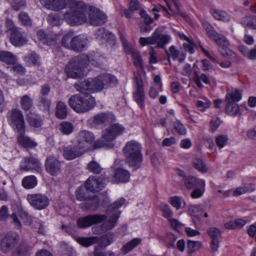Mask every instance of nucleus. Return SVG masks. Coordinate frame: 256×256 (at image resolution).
Segmentation results:
<instances>
[{
    "mask_svg": "<svg viewBox=\"0 0 256 256\" xmlns=\"http://www.w3.org/2000/svg\"><path fill=\"white\" fill-rule=\"evenodd\" d=\"M96 58L90 54H80L74 57L66 65L65 72L70 78H82L87 74L86 70L90 63L95 64Z\"/></svg>",
    "mask_w": 256,
    "mask_h": 256,
    "instance_id": "f257e3e1",
    "label": "nucleus"
},
{
    "mask_svg": "<svg viewBox=\"0 0 256 256\" xmlns=\"http://www.w3.org/2000/svg\"><path fill=\"white\" fill-rule=\"evenodd\" d=\"M126 200L122 198L109 206L106 210V214L104 215V218L100 227V230L96 228H92V230L94 234H98L102 232L110 230L114 228L118 222L120 215V212L118 208L124 204Z\"/></svg>",
    "mask_w": 256,
    "mask_h": 256,
    "instance_id": "f03ea898",
    "label": "nucleus"
},
{
    "mask_svg": "<svg viewBox=\"0 0 256 256\" xmlns=\"http://www.w3.org/2000/svg\"><path fill=\"white\" fill-rule=\"evenodd\" d=\"M88 6L82 1L70 4V9L64 14V19L72 26L80 25L87 19Z\"/></svg>",
    "mask_w": 256,
    "mask_h": 256,
    "instance_id": "7ed1b4c3",
    "label": "nucleus"
},
{
    "mask_svg": "<svg viewBox=\"0 0 256 256\" xmlns=\"http://www.w3.org/2000/svg\"><path fill=\"white\" fill-rule=\"evenodd\" d=\"M142 145L135 140L126 142L123 148L126 160L134 170L139 168L142 160Z\"/></svg>",
    "mask_w": 256,
    "mask_h": 256,
    "instance_id": "20e7f679",
    "label": "nucleus"
},
{
    "mask_svg": "<svg viewBox=\"0 0 256 256\" xmlns=\"http://www.w3.org/2000/svg\"><path fill=\"white\" fill-rule=\"evenodd\" d=\"M124 131V127L118 123L113 124L104 130L102 136L96 141L95 146L96 148H112L114 146V140L115 138Z\"/></svg>",
    "mask_w": 256,
    "mask_h": 256,
    "instance_id": "39448f33",
    "label": "nucleus"
},
{
    "mask_svg": "<svg viewBox=\"0 0 256 256\" xmlns=\"http://www.w3.org/2000/svg\"><path fill=\"white\" fill-rule=\"evenodd\" d=\"M70 106L76 112L83 113L93 108L96 104V100L94 97L90 96H82L75 94L69 99Z\"/></svg>",
    "mask_w": 256,
    "mask_h": 256,
    "instance_id": "423d86ee",
    "label": "nucleus"
},
{
    "mask_svg": "<svg viewBox=\"0 0 256 256\" xmlns=\"http://www.w3.org/2000/svg\"><path fill=\"white\" fill-rule=\"evenodd\" d=\"M171 40V36L169 34H162L159 28L155 30L152 35L149 37H140L138 42L142 46L148 45L156 44V48H164L165 45Z\"/></svg>",
    "mask_w": 256,
    "mask_h": 256,
    "instance_id": "0eeeda50",
    "label": "nucleus"
},
{
    "mask_svg": "<svg viewBox=\"0 0 256 256\" xmlns=\"http://www.w3.org/2000/svg\"><path fill=\"white\" fill-rule=\"evenodd\" d=\"M87 42V38L82 34L71 38L70 34H67L62 40V46L78 52H82L86 49Z\"/></svg>",
    "mask_w": 256,
    "mask_h": 256,
    "instance_id": "6e6552de",
    "label": "nucleus"
},
{
    "mask_svg": "<svg viewBox=\"0 0 256 256\" xmlns=\"http://www.w3.org/2000/svg\"><path fill=\"white\" fill-rule=\"evenodd\" d=\"M94 139L92 133L86 130H82L78 132L72 142L75 143L77 146L85 153L94 148H98L95 146L96 141L94 142Z\"/></svg>",
    "mask_w": 256,
    "mask_h": 256,
    "instance_id": "1a4fd4ad",
    "label": "nucleus"
},
{
    "mask_svg": "<svg viewBox=\"0 0 256 256\" xmlns=\"http://www.w3.org/2000/svg\"><path fill=\"white\" fill-rule=\"evenodd\" d=\"M8 122L15 132L22 131L26 128L25 121L22 112L17 108L12 110L8 117Z\"/></svg>",
    "mask_w": 256,
    "mask_h": 256,
    "instance_id": "9d476101",
    "label": "nucleus"
},
{
    "mask_svg": "<svg viewBox=\"0 0 256 256\" xmlns=\"http://www.w3.org/2000/svg\"><path fill=\"white\" fill-rule=\"evenodd\" d=\"M26 200L35 210L46 208L50 204V200L45 194L40 193L30 194L26 196Z\"/></svg>",
    "mask_w": 256,
    "mask_h": 256,
    "instance_id": "9b49d317",
    "label": "nucleus"
},
{
    "mask_svg": "<svg viewBox=\"0 0 256 256\" xmlns=\"http://www.w3.org/2000/svg\"><path fill=\"white\" fill-rule=\"evenodd\" d=\"M104 218V214H90L78 218L77 220L76 224L80 228H86L93 224L100 223Z\"/></svg>",
    "mask_w": 256,
    "mask_h": 256,
    "instance_id": "f8f14e48",
    "label": "nucleus"
},
{
    "mask_svg": "<svg viewBox=\"0 0 256 256\" xmlns=\"http://www.w3.org/2000/svg\"><path fill=\"white\" fill-rule=\"evenodd\" d=\"M88 14L90 23L92 26H100L107 21L106 16L99 10L88 6Z\"/></svg>",
    "mask_w": 256,
    "mask_h": 256,
    "instance_id": "ddd939ff",
    "label": "nucleus"
},
{
    "mask_svg": "<svg viewBox=\"0 0 256 256\" xmlns=\"http://www.w3.org/2000/svg\"><path fill=\"white\" fill-rule=\"evenodd\" d=\"M105 186L102 178L96 176H90L85 182V187L88 190L92 192H97Z\"/></svg>",
    "mask_w": 256,
    "mask_h": 256,
    "instance_id": "4468645a",
    "label": "nucleus"
},
{
    "mask_svg": "<svg viewBox=\"0 0 256 256\" xmlns=\"http://www.w3.org/2000/svg\"><path fill=\"white\" fill-rule=\"evenodd\" d=\"M218 46V50L224 56L230 57L234 54V52L228 48L229 42L226 38L221 34H218L216 38L213 40Z\"/></svg>",
    "mask_w": 256,
    "mask_h": 256,
    "instance_id": "2eb2a0df",
    "label": "nucleus"
},
{
    "mask_svg": "<svg viewBox=\"0 0 256 256\" xmlns=\"http://www.w3.org/2000/svg\"><path fill=\"white\" fill-rule=\"evenodd\" d=\"M72 145L68 146L62 149V156L68 160L76 158L84 154L75 143H72Z\"/></svg>",
    "mask_w": 256,
    "mask_h": 256,
    "instance_id": "dca6fc26",
    "label": "nucleus"
},
{
    "mask_svg": "<svg viewBox=\"0 0 256 256\" xmlns=\"http://www.w3.org/2000/svg\"><path fill=\"white\" fill-rule=\"evenodd\" d=\"M46 171L52 176H57L61 172V165L56 158L52 156L48 157L45 163Z\"/></svg>",
    "mask_w": 256,
    "mask_h": 256,
    "instance_id": "f3484780",
    "label": "nucleus"
},
{
    "mask_svg": "<svg viewBox=\"0 0 256 256\" xmlns=\"http://www.w3.org/2000/svg\"><path fill=\"white\" fill-rule=\"evenodd\" d=\"M20 169L24 171L35 170L40 172L42 170V164L35 158H26L22 162Z\"/></svg>",
    "mask_w": 256,
    "mask_h": 256,
    "instance_id": "a211bd4d",
    "label": "nucleus"
},
{
    "mask_svg": "<svg viewBox=\"0 0 256 256\" xmlns=\"http://www.w3.org/2000/svg\"><path fill=\"white\" fill-rule=\"evenodd\" d=\"M134 101L142 108H144L145 95L143 81H136L135 90L133 94Z\"/></svg>",
    "mask_w": 256,
    "mask_h": 256,
    "instance_id": "6ab92c4d",
    "label": "nucleus"
},
{
    "mask_svg": "<svg viewBox=\"0 0 256 256\" xmlns=\"http://www.w3.org/2000/svg\"><path fill=\"white\" fill-rule=\"evenodd\" d=\"M17 133V142L19 145L26 148H34L38 146V143L30 138L26 135V128L24 132L20 131Z\"/></svg>",
    "mask_w": 256,
    "mask_h": 256,
    "instance_id": "aec40b11",
    "label": "nucleus"
},
{
    "mask_svg": "<svg viewBox=\"0 0 256 256\" xmlns=\"http://www.w3.org/2000/svg\"><path fill=\"white\" fill-rule=\"evenodd\" d=\"M18 236L16 234H8L2 238L1 242V250L4 253L8 252L18 242Z\"/></svg>",
    "mask_w": 256,
    "mask_h": 256,
    "instance_id": "412c9836",
    "label": "nucleus"
},
{
    "mask_svg": "<svg viewBox=\"0 0 256 256\" xmlns=\"http://www.w3.org/2000/svg\"><path fill=\"white\" fill-rule=\"evenodd\" d=\"M41 4L46 8L54 11L64 8L66 5L65 0H40Z\"/></svg>",
    "mask_w": 256,
    "mask_h": 256,
    "instance_id": "4be33fe9",
    "label": "nucleus"
},
{
    "mask_svg": "<svg viewBox=\"0 0 256 256\" xmlns=\"http://www.w3.org/2000/svg\"><path fill=\"white\" fill-rule=\"evenodd\" d=\"M10 42L15 46H21L26 44L28 41L26 38L18 29L10 33Z\"/></svg>",
    "mask_w": 256,
    "mask_h": 256,
    "instance_id": "5701e85b",
    "label": "nucleus"
},
{
    "mask_svg": "<svg viewBox=\"0 0 256 256\" xmlns=\"http://www.w3.org/2000/svg\"><path fill=\"white\" fill-rule=\"evenodd\" d=\"M114 180L116 182H126L130 178V172L122 168H118L115 170L114 175Z\"/></svg>",
    "mask_w": 256,
    "mask_h": 256,
    "instance_id": "b1692460",
    "label": "nucleus"
},
{
    "mask_svg": "<svg viewBox=\"0 0 256 256\" xmlns=\"http://www.w3.org/2000/svg\"><path fill=\"white\" fill-rule=\"evenodd\" d=\"M226 95V102H236L242 98V92L236 88H228Z\"/></svg>",
    "mask_w": 256,
    "mask_h": 256,
    "instance_id": "393cba45",
    "label": "nucleus"
},
{
    "mask_svg": "<svg viewBox=\"0 0 256 256\" xmlns=\"http://www.w3.org/2000/svg\"><path fill=\"white\" fill-rule=\"evenodd\" d=\"M188 212L192 218L194 223H196L200 220L204 212L200 206L191 205L188 208Z\"/></svg>",
    "mask_w": 256,
    "mask_h": 256,
    "instance_id": "a878e982",
    "label": "nucleus"
},
{
    "mask_svg": "<svg viewBox=\"0 0 256 256\" xmlns=\"http://www.w3.org/2000/svg\"><path fill=\"white\" fill-rule=\"evenodd\" d=\"M116 120L115 116L112 113H101L96 116L94 122L96 124L112 122Z\"/></svg>",
    "mask_w": 256,
    "mask_h": 256,
    "instance_id": "bb28decb",
    "label": "nucleus"
},
{
    "mask_svg": "<svg viewBox=\"0 0 256 256\" xmlns=\"http://www.w3.org/2000/svg\"><path fill=\"white\" fill-rule=\"evenodd\" d=\"M106 82V83H104V81H88L90 93L96 92L102 90L104 88L109 87L110 82Z\"/></svg>",
    "mask_w": 256,
    "mask_h": 256,
    "instance_id": "cd10ccee",
    "label": "nucleus"
},
{
    "mask_svg": "<svg viewBox=\"0 0 256 256\" xmlns=\"http://www.w3.org/2000/svg\"><path fill=\"white\" fill-rule=\"evenodd\" d=\"M184 185L188 189H192L198 186L205 185V181L202 179H198L196 177L190 176L184 179Z\"/></svg>",
    "mask_w": 256,
    "mask_h": 256,
    "instance_id": "c85d7f7f",
    "label": "nucleus"
},
{
    "mask_svg": "<svg viewBox=\"0 0 256 256\" xmlns=\"http://www.w3.org/2000/svg\"><path fill=\"white\" fill-rule=\"evenodd\" d=\"M0 60L7 64H14L16 62V57L11 52L0 50Z\"/></svg>",
    "mask_w": 256,
    "mask_h": 256,
    "instance_id": "c756f323",
    "label": "nucleus"
},
{
    "mask_svg": "<svg viewBox=\"0 0 256 256\" xmlns=\"http://www.w3.org/2000/svg\"><path fill=\"white\" fill-rule=\"evenodd\" d=\"M27 121L30 126L35 128H40L42 124V121L38 115L31 112L27 114Z\"/></svg>",
    "mask_w": 256,
    "mask_h": 256,
    "instance_id": "7c9ffc66",
    "label": "nucleus"
},
{
    "mask_svg": "<svg viewBox=\"0 0 256 256\" xmlns=\"http://www.w3.org/2000/svg\"><path fill=\"white\" fill-rule=\"evenodd\" d=\"M22 186L26 189H31L36 187L38 184L37 179L34 176L24 177L22 181Z\"/></svg>",
    "mask_w": 256,
    "mask_h": 256,
    "instance_id": "2f4dec72",
    "label": "nucleus"
},
{
    "mask_svg": "<svg viewBox=\"0 0 256 256\" xmlns=\"http://www.w3.org/2000/svg\"><path fill=\"white\" fill-rule=\"evenodd\" d=\"M226 110L227 114L232 116L240 114L238 104L236 102H226Z\"/></svg>",
    "mask_w": 256,
    "mask_h": 256,
    "instance_id": "473e14b6",
    "label": "nucleus"
},
{
    "mask_svg": "<svg viewBox=\"0 0 256 256\" xmlns=\"http://www.w3.org/2000/svg\"><path fill=\"white\" fill-rule=\"evenodd\" d=\"M56 114L57 118L64 119L67 116V106L64 103L60 101L58 102L56 107Z\"/></svg>",
    "mask_w": 256,
    "mask_h": 256,
    "instance_id": "72a5a7b5",
    "label": "nucleus"
},
{
    "mask_svg": "<svg viewBox=\"0 0 256 256\" xmlns=\"http://www.w3.org/2000/svg\"><path fill=\"white\" fill-rule=\"evenodd\" d=\"M98 239L97 236L80 237L77 238L76 241L81 246L88 247L97 242Z\"/></svg>",
    "mask_w": 256,
    "mask_h": 256,
    "instance_id": "f704fd0d",
    "label": "nucleus"
},
{
    "mask_svg": "<svg viewBox=\"0 0 256 256\" xmlns=\"http://www.w3.org/2000/svg\"><path fill=\"white\" fill-rule=\"evenodd\" d=\"M96 38H104L106 40L113 41L114 39V34L110 32L106 31L103 28H99L96 32Z\"/></svg>",
    "mask_w": 256,
    "mask_h": 256,
    "instance_id": "c9c22d12",
    "label": "nucleus"
},
{
    "mask_svg": "<svg viewBox=\"0 0 256 256\" xmlns=\"http://www.w3.org/2000/svg\"><path fill=\"white\" fill-rule=\"evenodd\" d=\"M140 242L141 240L140 238H134L122 247V252L126 254L136 247Z\"/></svg>",
    "mask_w": 256,
    "mask_h": 256,
    "instance_id": "e433bc0d",
    "label": "nucleus"
},
{
    "mask_svg": "<svg viewBox=\"0 0 256 256\" xmlns=\"http://www.w3.org/2000/svg\"><path fill=\"white\" fill-rule=\"evenodd\" d=\"M59 130L64 134L68 135L74 130L72 124L68 122H62L58 126Z\"/></svg>",
    "mask_w": 256,
    "mask_h": 256,
    "instance_id": "4c0bfd02",
    "label": "nucleus"
},
{
    "mask_svg": "<svg viewBox=\"0 0 256 256\" xmlns=\"http://www.w3.org/2000/svg\"><path fill=\"white\" fill-rule=\"evenodd\" d=\"M242 23L246 28L256 30V16H246L243 18Z\"/></svg>",
    "mask_w": 256,
    "mask_h": 256,
    "instance_id": "58836bf2",
    "label": "nucleus"
},
{
    "mask_svg": "<svg viewBox=\"0 0 256 256\" xmlns=\"http://www.w3.org/2000/svg\"><path fill=\"white\" fill-rule=\"evenodd\" d=\"M211 14L218 20L224 22H228L230 20V16L224 11L212 9L211 10Z\"/></svg>",
    "mask_w": 256,
    "mask_h": 256,
    "instance_id": "ea45409f",
    "label": "nucleus"
},
{
    "mask_svg": "<svg viewBox=\"0 0 256 256\" xmlns=\"http://www.w3.org/2000/svg\"><path fill=\"white\" fill-rule=\"evenodd\" d=\"M130 52L133 58L134 66L137 68H142L143 67L142 60L139 52L133 48H130Z\"/></svg>",
    "mask_w": 256,
    "mask_h": 256,
    "instance_id": "a19ab883",
    "label": "nucleus"
},
{
    "mask_svg": "<svg viewBox=\"0 0 256 256\" xmlns=\"http://www.w3.org/2000/svg\"><path fill=\"white\" fill-rule=\"evenodd\" d=\"M195 103L197 108L202 112L208 108L212 104L210 101L206 98H202V100H196Z\"/></svg>",
    "mask_w": 256,
    "mask_h": 256,
    "instance_id": "79ce46f5",
    "label": "nucleus"
},
{
    "mask_svg": "<svg viewBox=\"0 0 256 256\" xmlns=\"http://www.w3.org/2000/svg\"><path fill=\"white\" fill-rule=\"evenodd\" d=\"M18 18L22 25L26 26H32V19L28 13L24 12H20L18 14Z\"/></svg>",
    "mask_w": 256,
    "mask_h": 256,
    "instance_id": "37998d69",
    "label": "nucleus"
},
{
    "mask_svg": "<svg viewBox=\"0 0 256 256\" xmlns=\"http://www.w3.org/2000/svg\"><path fill=\"white\" fill-rule=\"evenodd\" d=\"M164 52L168 56L169 62L170 61V58L173 60H176L180 55V51L177 50L174 46H170L168 50L166 49Z\"/></svg>",
    "mask_w": 256,
    "mask_h": 256,
    "instance_id": "c03bdc74",
    "label": "nucleus"
},
{
    "mask_svg": "<svg viewBox=\"0 0 256 256\" xmlns=\"http://www.w3.org/2000/svg\"><path fill=\"white\" fill-rule=\"evenodd\" d=\"M24 60L30 66H38L40 64V57L35 52L28 54Z\"/></svg>",
    "mask_w": 256,
    "mask_h": 256,
    "instance_id": "a18cd8bd",
    "label": "nucleus"
},
{
    "mask_svg": "<svg viewBox=\"0 0 256 256\" xmlns=\"http://www.w3.org/2000/svg\"><path fill=\"white\" fill-rule=\"evenodd\" d=\"M204 29L206 31L210 38L213 40L218 36V34L214 30L212 25L208 22H204L202 24Z\"/></svg>",
    "mask_w": 256,
    "mask_h": 256,
    "instance_id": "49530a36",
    "label": "nucleus"
},
{
    "mask_svg": "<svg viewBox=\"0 0 256 256\" xmlns=\"http://www.w3.org/2000/svg\"><path fill=\"white\" fill-rule=\"evenodd\" d=\"M10 6L13 10L19 11L26 8V3L24 0H12Z\"/></svg>",
    "mask_w": 256,
    "mask_h": 256,
    "instance_id": "de8ad7c7",
    "label": "nucleus"
},
{
    "mask_svg": "<svg viewBox=\"0 0 256 256\" xmlns=\"http://www.w3.org/2000/svg\"><path fill=\"white\" fill-rule=\"evenodd\" d=\"M89 86L88 81H78L74 86L78 91L86 94L90 93Z\"/></svg>",
    "mask_w": 256,
    "mask_h": 256,
    "instance_id": "09e8293b",
    "label": "nucleus"
},
{
    "mask_svg": "<svg viewBox=\"0 0 256 256\" xmlns=\"http://www.w3.org/2000/svg\"><path fill=\"white\" fill-rule=\"evenodd\" d=\"M87 170L91 172L99 174L102 170L100 164L95 160H92L87 164Z\"/></svg>",
    "mask_w": 256,
    "mask_h": 256,
    "instance_id": "8fccbe9b",
    "label": "nucleus"
},
{
    "mask_svg": "<svg viewBox=\"0 0 256 256\" xmlns=\"http://www.w3.org/2000/svg\"><path fill=\"white\" fill-rule=\"evenodd\" d=\"M160 209L162 212V216L166 218L167 219H169L172 217L173 215V212L168 204L165 203L161 204L160 206Z\"/></svg>",
    "mask_w": 256,
    "mask_h": 256,
    "instance_id": "3c124183",
    "label": "nucleus"
},
{
    "mask_svg": "<svg viewBox=\"0 0 256 256\" xmlns=\"http://www.w3.org/2000/svg\"><path fill=\"white\" fill-rule=\"evenodd\" d=\"M169 202L176 210H178L182 208V204H185V202L179 196H174L171 197Z\"/></svg>",
    "mask_w": 256,
    "mask_h": 256,
    "instance_id": "603ef678",
    "label": "nucleus"
},
{
    "mask_svg": "<svg viewBox=\"0 0 256 256\" xmlns=\"http://www.w3.org/2000/svg\"><path fill=\"white\" fill-rule=\"evenodd\" d=\"M20 104L22 109L26 111L32 106V100L28 95H24L21 98Z\"/></svg>",
    "mask_w": 256,
    "mask_h": 256,
    "instance_id": "864d4df0",
    "label": "nucleus"
},
{
    "mask_svg": "<svg viewBox=\"0 0 256 256\" xmlns=\"http://www.w3.org/2000/svg\"><path fill=\"white\" fill-rule=\"evenodd\" d=\"M192 163L194 167L198 171L204 173L208 171L207 167L202 160L196 158L193 160Z\"/></svg>",
    "mask_w": 256,
    "mask_h": 256,
    "instance_id": "5fc2aeb1",
    "label": "nucleus"
},
{
    "mask_svg": "<svg viewBox=\"0 0 256 256\" xmlns=\"http://www.w3.org/2000/svg\"><path fill=\"white\" fill-rule=\"evenodd\" d=\"M207 233L210 240H220L221 233L220 230L214 227L210 228Z\"/></svg>",
    "mask_w": 256,
    "mask_h": 256,
    "instance_id": "6e6d98bb",
    "label": "nucleus"
},
{
    "mask_svg": "<svg viewBox=\"0 0 256 256\" xmlns=\"http://www.w3.org/2000/svg\"><path fill=\"white\" fill-rule=\"evenodd\" d=\"M254 190L248 186H244L234 189L233 196H238L246 192L252 191Z\"/></svg>",
    "mask_w": 256,
    "mask_h": 256,
    "instance_id": "4d7b16f0",
    "label": "nucleus"
},
{
    "mask_svg": "<svg viewBox=\"0 0 256 256\" xmlns=\"http://www.w3.org/2000/svg\"><path fill=\"white\" fill-rule=\"evenodd\" d=\"M202 246V243L200 241L188 240V248L190 252H194L199 250Z\"/></svg>",
    "mask_w": 256,
    "mask_h": 256,
    "instance_id": "13d9d810",
    "label": "nucleus"
},
{
    "mask_svg": "<svg viewBox=\"0 0 256 256\" xmlns=\"http://www.w3.org/2000/svg\"><path fill=\"white\" fill-rule=\"evenodd\" d=\"M228 138L226 135H220L216 138L215 142L219 148H224L227 144Z\"/></svg>",
    "mask_w": 256,
    "mask_h": 256,
    "instance_id": "bf43d9fd",
    "label": "nucleus"
},
{
    "mask_svg": "<svg viewBox=\"0 0 256 256\" xmlns=\"http://www.w3.org/2000/svg\"><path fill=\"white\" fill-rule=\"evenodd\" d=\"M206 184L203 186H198V188L194 190L191 193V196L193 198H198L201 197L205 190Z\"/></svg>",
    "mask_w": 256,
    "mask_h": 256,
    "instance_id": "052dcab7",
    "label": "nucleus"
},
{
    "mask_svg": "<svg viewBox=\"0 0 256 256\" xmlns=\"http://www.w3.org/2000/svg\"><path fill=\"white\" fill-rule=\"evenodd\" d=\"M174 128L176 132L181 135H184L186 133V130L184 126L180 122L176 121L174 124Z\"/></svg>",
    "mask_w": 256,
    "mask_h": 256,
    "instance_id": "680f3d73",
    "label": "nucleus"
},
{
    "mask_svg": "<svg viewBox=\"0 0 256 256\" xmlns=\"http://www.w3.org/2000/svg\"><path fill=\"white\" fill-rule=\"evenodd\" d=\"M129 9L130 11L140 10L141 4L138 0H130Z\"/></svg>",
    "mask_w": 256,
    "mask_h": 256,
    "instance_id": "e2e57ef3",
    "label": "nucleus"
},
{
    "mask_svg": "<svg viewBox=\"0 0 256 256\" xmlns=\"http://www.w3.org/2000/svg\"><path fill=\"white\" fill-rule=\"evenodd\" d=\"M9 216L8 208L6 206H2L0 208V220H4Z\"/></svg>",
    "mask_w": 256,
    "mask_h": 256,
    "instance_id": "0e129e2a",
    "label": "nucleus"
},
{
    "mask_svg": "<svg viewBox=\"0 0 256 256\" xmlns=\"http://www.w3.org/2000/svg\"><path fill=\"white\" fill-rule=\"evenodd\" d=\"M6 24L8 32H10V34L18 29L15 26L14 22L11 19L6 18Z\"/></svg>",
    "mask_w": 256,
    "mask_h": 256,
    "instance_id": "69168bd1",
    "label": "nucleus"
},
{
    "mask_svg": "<svg viewBox=\"0 0 256 256\" xmlns=\"http://www.w3.org/2000/svg\"><path fill=\"white\" fill-rule=\"evenodd\" d=\"M176 142V138L174 136L164 138L162 142V145L164 146H170Z\"/></svg>",
    "mask_w": 256,
    "mask_h": 256,
    "instance_id": "338daca9",
    "label": "nucleus"
},
{
    "mask_svg": "<svg viewBox=\"0 0 256 256\" xmlns=\"http://www.w3.org/2000/svg\"><path fill=\"white\" fill-rule=\"evenodd\" d=\"M168 220L170 226L176 230H178L183 226L182 224L178 222V220L175 218H172V217L168 219Z\"/></svg>",
    "mask_w": 256,
    "mask_h": 256,
    "instance_id": "774afa93",
    "label": "nucleus"
}]
</instances>
